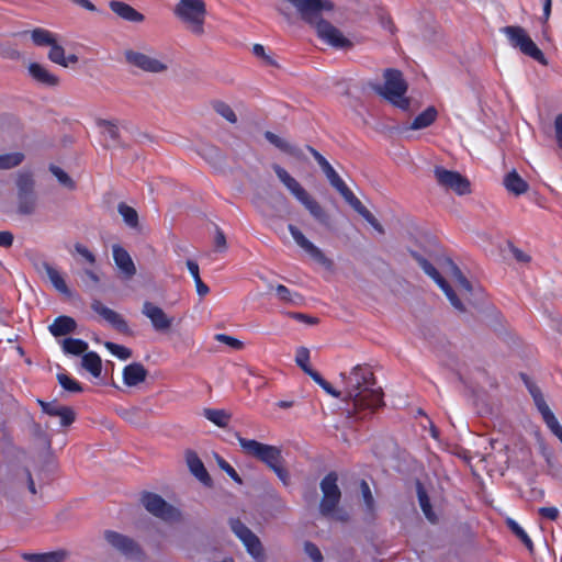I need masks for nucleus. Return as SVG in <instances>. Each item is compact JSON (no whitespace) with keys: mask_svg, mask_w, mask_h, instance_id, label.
<instances>
[{"mask_svg":"<svg viewBox=\"0 0 562 562\" xmlns=\"http://www.w3.org/2000/svg\"><path fill=\"white\" fill-rule=\"evenodd\" d=\"M340 378L345 384L342 401L351 403L353 413L383 405L382 387L369 364H357L349 373L341 372Z\"/></svg>","mask_w":562,"mask_h":562,"instance_id":"f257e3e1","label":"nucleus"},{"mask_svg":"<svg viewBox=\"0 0 562 562\" xmlns=\"http://www.w3.org/2000/svg\"><path fill=\"white\" fill-rule=\"evenodd\" d=\"M299 12L301 19L314 25L319 38L336 48H349L352 43L342 33L326 20L321 19L323 11L333 10L329 0H286Z\"/></svg>","mask_w":562,"mask_h":562,"instance_id":"f03ea898","label":"nucleus"},{"mask_svg":"<svg viewBox=\"0 0 562 562\" xmlns=\"http://www.w3.org/2000/svg\"><path fill=\"white\" fill-rule=\"evenodd\" d=\"M236 437L243 451L246 454L254 457L265 463L271 471L276 473L284 486L290 485V473L284 465L285 460L279 447L262 443L255 439H246L239 436V434H236Z\"/></svg>","mask_w":562,"mask_h":562,"instance_id":"7ed1b4c3","label":"nucleus"},{"mask_svg":"<svg viewBox=\"0 0 562 562\" xmlns=\"http://www.w3.org/2000/svg\"><path fill=\"white\" fill-rule=\"evenodd\" d=\"M277 177L284 184V187L293 194V196L301 202L310 214L322 225L328 227L330 225V217L323 206L313 199L310 193L293 178L284 168L274 164L272 166Z\"/></svg>","mask_w":562,"mask_h":562,"instance_id":"20e7f679","label":"nucleus"},{"mask_svg":"<svg viewBox=\"0 0 562 562\" xmlns=\"http://www.w3.org/2000/svg\"><path fill=\"white\" fill-rule=\"evenodd\" d=\"M384 85H373V90L393 105L400 108L403 111H407L411 105V101L405 97L407 92V82L403 78V74L394 68H387L384 70Z\"/></svg>","mask_w":562,"mask_h":562,"instance_id":"39448f33","label":"nucleus"},{"mask_svg":"<svg viewBox=\"0 0 562 562\" xmlns=\"http://www.w3.org/2000/svg\"><path fill=\"white\" fill-rule=\"evenodd\" d=\"M173 12L193 34L202 35L204 33L206 8L203 0H179Z\"/></svg>","mask_w":562,"mask_h":562,"instance_id":"423d86ee","label":"nucleus"},{"mask_svg":"<svg viewBox=\"0 0 562 562\" xmlns=\"http://www.w3.org/2000/svg\"><path fill=\"white\" fill-rule=\"evenodd\" d=\"M509 42V44L519 49L524 55L531 57L541 65H548L542 50L536 45L531 37L527 34L526 30L518 25H508L502 29Z\"/></svg>","mask_w":562,"mask_h":562,"instance_id":"0eeeda50","label":"nucleus"},{"mask_svg":"<svg viewBox=\"0 0 562 562\" xmlns=\"http://www.w3.org/2000/svg\"><path fill=\"white\" fill-rule=\"evenodd\" d=\"M338 475L336 472H329L322 481H321V491L323 493L322 501L319 503V513L329 517L334 515L340 498L341 492L337 484Z\"/></svg>","mask_w":562,"mask_h":562,"instance_id":"6e6552de","label":"nucleus"},{"mask_svg":"<svg viewBox=\"0 0 562 562\" xmlns=\"http://www.w3.org/2000/svg\"><path fill=\"white\" fill-rule=\"evenodd\" d=\"M412 257L417 261L419 267L424 270V272L430 277L438 286L445 292L451 305L458 310L459 312H464L465 307L460 299L457 296L453 289L446 281V279L439 273V271L422 255L416 251H412Z\"/></svg>","mask_w":562,"mask_h":562,"instance_id":"1a4fd4ad","label":"nucleus"},{"mask_svg":"<svg viewBox=\"0 0 562 562\" xmlns=\"http://www.w3.org/2000/svg\"><path fill=\"white\" fill-rule=\"evenodd\" d=\"M140 502L148 513L162 520L172 521L180 517L179 510L158 494L144 492Z\"/></svg>","mask_w":562,"mask_h":562,"instance_id":"9d476101","label":"nucleus"},{"mask_svg":"<svg viewBox=\"0 0 562 562\" xmlns=\"http://www.w3.org/2000/svg\"><path fill=\"white\" fill-rule=\"evenodd\" d=\"M104 539L113 549L127 559L140 560L144 555L139 544L128 536L113 530H105Z\"/></svg>","mask_w":562,"mask_h":562,"instance_id":"9b49d317","label":"nucleus"},{"mask_svg":"<svg viewBox=\"0 0 562 562\" xmlns=\"http://www.w3.org/2000/svg\"><path fill=\"white\" fill-rule=\"evenodd\" d=\"M435 177L438 183L449 190L454 191L459 195L471 192L470 181L458 171L447 170L442 167L435 168Z\"/></svg>","mask_w":562,"mask_h":562,"instance_id":"f8f14e48","label":"nucleus"},{"mask_svg":"<svg viewBox=\"0 0 562 562\" xmlns=\"http://www.w3.org/2000/svg\"><path fill=\"white\" fill-rule=\"evenodd\" d=\"M288 229L292 235L294 241L297 244V246H300L305 252H307L313 260H315L317 263L322 265L326 269L333 268V260L327 258L325 254L311 240H308L295 225L289 224Z\"/></svg>","mask_w":562,"mask_h":562,"instance_id":"ddd939ff","label":"nucleus"},{"mask_svg":"<svg viewBox=\"0 0 562 562\" xmlns=\"http://www.w3.org/2000/svg\"><path fill=\"white\" fill-rule=\"evenodd\" d=\"M142 314L150 321L156 331H168L173 324V317L168 316L161 307L149 301L143 303Z\"/></svg>","mask_w":562,"mask_h":562,"instance_id":"4468645a","label":"nucleus"},{"mask_svg":"<svg viewBox=\"0 0 562 562\" xmlns=\"http://www.w3.org/2000/svg\"><path fill=\"white\" fill-rule=\"evenodd\" d=\"M125 59L128 64L147 72H164L168 68L165 63L135 50H126Z\"/></svg>","mask_w":562,"mask_h":562,"instance_id":"2eb2a0df","label":"nucleus"},{"mask_svg":"<svg viewBox=\"0 0 562 562\" xmlns=\"http://www.w3.org/2000/svg\"><path fill=\"white\" fill-rule=\"evenodd\" d=\"M91 308L117 331L122 334L130 333V327L124 317L117 312L104 306L99 300H93L91 303Z\"/></svg>","mask_w":562,"mask_h":562,"instance_id":"dca6fc26","label":"nucleus"},{"mask_svg":"<svg viewBox=\"0 0 562 562\" xmlns=\"http://www.w3.org/2000/svg\"><path fill=\"white\" fill-rule=\"evenodd\" d=\"M109 7L116 15H119L121 19L125 21L133 23H142L145 20L143 13L138 12L125 2L112 0L110 1Z\"/></svg>","mask_w":562,"mask_h":562,"instance_id":"f3484780","label":"nucleus"},{"mask_svg":"<svg viewBox=\"0 0 562 562\" xmlns=\"http://www.w3.org/2000/svg\"><path fill=\"white\" fill-rule=\"evenodd\" d=\"M112 251L115 265L127 278L133 277L136 273V268L130 254L120 245H114Z\"/></svg>","mask_w":562,"mask_h":562,"instance_id":"a211bd4d","label":"nucleus"},{"mask_svg":"<svg viewBox=\"0 0 562 562\" xmlns=\"http://www.w3.org/2000/svg\"><path fill=\"white\" fill-rule=\"evenodd\" d=\"M148 371L139 362H133L123 370V381L127 386H136L146 380Z\"/></svg>","mask_w":562,"mask_h":562,"instance_id":"6ab92c4d","label":"nucleus"},{"mask_svg":"<svg viewBox=\"0 0 562 562\" xmlns=\"http://www.w3.org/2000/svg\"><path fill=\"white\" fill-rule=\"evenodd\" d=\"M186 459L191 473L204 485H211V476L198 454L193 451H188Z\"/></svg>","mask_w":562,"mask_h":562,"instance_id":"aec40b11","label":"nucleus"},{"mask_svg":"<svg viewBox=\"0 0 562 562\" xmlns=\"http://www.w3.org/2000/svg\"><path fill=\"white\" fill-rule=\"evenodd\" d=\"M29 74L35 81L47 87H56L59 82L57 76L49 72L44 66L37 63L30 64Z\"/></svg>","mask_w":562,"mask_h":562,"instance_id":"412c9836","label":"nucleus"},{"mask_svg":"<svg viewBox=\"0 0 562 562\" xmlns=\"http://www.w3.org/2000/svg\"><path fill=\"white\" fill-rule=\"evenodd\" d=\"M76 328V321L72 317L66 315L55 318L48 327L49 333L55 337L66 336L68 334L75 333Z\"/></svg>","mask_w":562,"mask_h":562,"instance_id":"4be33fe9","label":"nucleus"},{"mask_svg":"<svg viewBox=\"0 0 562 562\" xmlns=\"http://www.w3.org/2000/svg\"><path fill=\"white\" fill-rule=\"evenodd\" d=\"M37 269H38V271H41V269H43L46 272L53 286L58 292H60L61 294H65L67 296H69L71 294L64 278L60 276L58 270L55 269L50 263H48L47 261H42L40 267H37Z\"/></svg>","mask_w":562,"mask_h":562,"instance_id":"5701e85b","label":"nucleus"},{"mask_svg":"<svg viewBox=\"0 0 562 562\" xmlns=\"http://www.w3.org/2000/svg\"><path fill=\"white\" fill-rule=\"evenodd\" d=\"M68 557L67 551L57 550L46 553H23L22 558L27 562H65Z\"/></svg>","mask_w":562,"mask_h":562,"instance_id":"b1692460","label":"nucleus"},{"mask_svg":"<svg viewBox=\"0 0 562 562\" xmlns=\"http://www.w3.org/2000/svg\"><path fill=\"white\" fill-rule=\"evenodd\" d=\"M504 186L515 195L524 194L529 189V184L517 173L516 170H512L505 176Z\"/></svg>","mask_w":562,"mask_h":562,"instance_id":"393cba45","label":"nucleus"},{"mask_svg":"<svg viewBox=\"0 0 562 562\" xmlns=\"http://www.w3.org/2000/svg\"><path fill=\"white\" fill-rule=\"evenodd\" d=\"M265 138L281 151L286 153L293 157L300 158L302 155L297 147L291 145L286 139L270 131L265 132Z\"/></svg>","mask_w":562,"mask_h":562,"instance_id":"a878e982","label":"nucleus"},{"mask_svg":"<svg viewBox=\"0 0 562 562\" xmlns=\"http://www.w3.org/2000/svg\"><path fill=\"white\" fill-rule=\"evenodd\" d=\"M438 112L435 106H428L418 114L406 130L418 131L430 126L437 119Z\"/></svg>","mask_w":562,"mask_h":562,"instance_id":"bb28decb","label":"nucleus"},{"mask_svg":"<svg viewBox=\"0 0 562 562\" xmlns=\"http://www.w3.org/2000/svg\"><path fill=\"white\" fill-rule=\"evenodd\" d=\"M416 491H417L418 503H419V506H420L425 517L431 524L437 522V515L432 510V506L430 504L429 496L420 482H417Z\"/></svg>","mask_w":562,"mask_h":562,"instance_id":"cd10ccee","label":"nucleus"},{"mask_svg":"<svg viewBox=\"0 0 562 562\" xmlns=\"http://www.w3.org/2000/svg\"><path fill=\"white\" fill-rule=\"evenodd\" d=\"M269 289L274 290L277 297L283 303L294 306H299L303 303V296L296 292L290 291L285 285L278 284L273 286L269 284Z\"/></svg>","mask_w":562,"mask_h":562,"instance_id":"c85d7f7f","label":"nucleus"},{"mask_svg":"<svg viewBox=\"0 0 562 562\" xmlns=\"http://www.w3.org/2000/svg\"><path fill=\"white\" fill-rule=\"evenodd\" d=\"M81 366L94 378H99L102 371V361L100 356L94 351L86 352L82 356Z\"/></svg>","mask_w":562,"mask_h":562,"instance_id":"c756f323","label":"nucleus"},{"mask_svg":"<svg viewBox=\"0 0 562 562\" xmlns=\"http://www.w3.org/2000/svg\"><path fill=\"white\" fill-rule=\"evenodd\" d=\"M117 212L122 216L124 223L132 229L139 231V218L137 211L127 205L124 202L119 203L117 205Z\"/></svg>","mask_w":562,"mask_h":562,"instance_id":"7c9ffc66","label":"nucleus"},{"mask_svg":"<svg viewBox=\"0 0 562 562\" xmlns=\"http://www.w3.org/2000/svg\"><path fill=\"white\" fill-rule=\"evenodd\" d=\"M243 543L247 548L248 553L258 562H263V548L259 538L254 533H249V537L241 539Z\"/></svg>","mask_w":562,"mask_h":562,"instance_id":"2f4dec72","label":"nucleus"},{"mask_svg":"<svg viewBox=\"0 0 562 562\" xmlns=\"http://www.w3.org/2000/svg\"><path fill=\"white\" fill-rule=\"evenodd\" d=\"M37 206L36 193L18 194V211L23 215L33 214Z\"/></svg>","mask_w":562,"mask_h":562,"instance_id":"473e14b6","label":"nucleus"},{"mask_svg":"<svg viewBox=\"0 0 562 562\" xmlns=\"http://www.w3.org/2000/svg\"><path fill=\"white\" fill-rule=\"evenodd\" d=\"M203 415L207 420L222 428L226 427L232 418V415L225 409L216 408H205Z\"/></svg>","mask_w":562,"mask_h":562,"instance_id":"72a5a7b5","label":"nucleus"},{"mask_svg":"<svg viewBox=\"0 0 562 562\" xmlns=\"http://www.w3.org/2000/svg\"><path fill=\"white\" fill-rule=\"evenodd\" d=\"M31 38L36 46H52L55 42V35L45 29L36 27L30 32Z\"/></svg>","mask_w":562,"mask_h":562,"instance_id":"f704fd0d","label":"nucleus"},{"mask_svg":"<svg viewBox=\"0 0 562 562\" xmlns=\"http://www.w3.org/2000/svg\"><path fill=\"white\" fill-rule=\"evenodd\" d=\"M63 350L65 353L79 356L85 355L88 350V344L78 338H66L63 341Z\"/></svg>","mask_w":562,"mask_h":562,"instance_id":"c9c22d12","label":"nucleus"},{"mask_svg":"<svg viewBox=\"0 0 562 562\" xmlns=\"http://www.w3.org/2000/svg\"><path fill=\"white\" fill-rule=\"evenodd\" d=\"M18 194L36 193L35 181L31 172H20L16 178Z\"/></svg>","mask_w":562,"mask_h":562,"instance_id":"e433bc0d","label":"nucleus"},{"mask_svg":"<svg viewBox=\"0 0 562 562\" xmlns=\"http://www.w3.org/2000/svg\"><path fill=\"white\" fill-rule=\"evenodd\" d=\"M187 268L194 279L198 294L202 297L205 296L210 292V289L200 277L199 265L195 261L189 259L187 260Z\"/></svg>","mask_w":562,"mask_h":562,"instance_id":"4c0bfd02","label":"nucleus"},{"mask_svg":"<svg viewBox=\"0 0 562 562\" xmlns=\"http://www.w3.org/2000/svg\"><path fill=\"white\" fill-rule=\"evenodd\" d=\"M507 527L510 531L526 546L529 552L533 551V543L527 532L512 518H507L506 520Z\"/></svg>","mask_w":562,"mask_h":562,"instance_id":"58836bf2","label":"nucleus"},{"mask_svg":"<svg viewBox=\"0 0 562 562\" xmlns=\"http://www.w3.org/2000/svg\"><path fill=\"white\" fill-rule=\"evenodd\" d=\"M24 158V154L20 151L0 155V169L7 170L18 167Z\"/></svg>","mask_w":562,"mask_h":562,"instance_id":"ea45409f","label":"nucleus"},{"mask_svg":"<svg viewBox=\"0 0 562 562\" xmlns=\"http://www.w3.org/2000/svg\"><path fill=\"white\" fill-rule=\"evenodd\" d=\"M336 190L342 195L346 202L349 203L357 213L364 206L345 182L338 186Z\"/></svg>","mask_w":562,"mask_h":562,"instance_id":"a19ab883","label":"nucleus"},{"mask_svg":"<svg viewBox=\"0 0 562 562\" xmlns=\"http://www.w3.org/2000/svg\"><path fill=\"white\" fill-rule=\"evenodd\" d=\"M49 171L57 178L58 182L63 187H65V188H67L69 190H74L76 188L75 181L60 167L55 166V165H50L49 166Z\"/></svg>","mask_w":562,"mask_h":562,"instance_id":"79ce46f5","label":"nucleus"},{"mask_svg":"<svg viewBox=\"0 0 562 562\" xmlns=\"http://www.w3.org/2000/svg\"><path fill=\"white\" fill-rule=\"evenodd\" d=\"M308 361L310 350L305 347H300L296 351L295 362L307 375L315 371L310 367Z\"/></svg>","mask_w":562,"mask_h":562,"instance_id":"37998d69","label":"nucleus"},{"mask_svg":"<svg viewBox=\"0 0 562 562\" xmlns=\"http://www.w3.org/2000/svg\"><path fill=\"white\" fill-rule=\"evenodd\" d=\"M48 58L63 67H68V60H66L65 49L55 42L49 49Z\"/></svg>","mask_w":562,"mask_h":562,"instance_id":"c03bdc74","label":"nucleus"},{"mask_svg":"<svg viewBox=\"0 0 562 562\" xmlns=\"http://www.w3.org/2000/svg\"><path fill=\"white\" fill-rule=\"evenodd\" d=\"M213 108L218 115L227 120L229 123L234 124L237 122V116L234 110L225 102L217 101L213 104Z\"/></svg>","mask_w":562,"mask_h":562,"instance_id":"a18cd8bd","label":"nucleus"},{"mask_svg":"<svg viewBox=\"0 0 562 562\" xmlns=\"http://www.w3.org/2000/svg\"><path fill=\"white\" fill-rule=\"evenodd\" d=\"M57 380H58L59 384L61 385V387L68 392H72V393L82 392L81 384L65 373H58Z\"/></svg>","mask_w":562,"mask_h":562,"instance_id":"49530a36","label":"nucleus"},{"mask_svg":"<svg viewBox=\"0 0 562 562\" xmlns=\"http://www.w3.org/2000/svg\"><path fill=\"white\" fill-rule=\"evenodd\" d=\"M104 346L112 355L116 356L121 360H127L132 357V350L127 347L111 341H106Z\"/></svg>","mask_w":562,"mask_h":562,"instance_id":"de8ad7c7","label":"nucleus"},{"mask_svg":"<svg viewBox=\"0 0 562 562\" xmlns=\"http://www.w3.org/2000/svg\"><path fill=\"white\" fill-rule=\"evenodd\" d=\"M98 126L102 130V132L108 135L113 142H116L120 137L119 127L106 120H99Z\"/></svg>","mask_w":562,"mask_h":562,"instance_id":"09e8293b","label":"nucleus"},{"mask_svg":"<svg viewBox=\"0 0 562 562\" xmlns=\"http://www.w3.org/2000/svg\"><path fill=\"white\" fill-rule=\"evenodd\" d=\"M216 462L220 469L223 470L232 480H234L238 484H243L241 477L226 460L216 454Z\"/></svg>","mask_w":562,"mask_h":562,"instance_id":"8fccbe9b","label":"nucleus"},{"mask_svg":"<svg viewBox=\"0 0 562 562\" xmlns=\"http://www.w3.org/2000/svg\"><path fill=\"white\" fill-rule=\"evenodd\" d=\"M360 490H361L362 498H363L364 505L367 507V510L370 513L373 512L374 498H373V495L371 493L370 486L367 483V481L361 480Z\"/></svg>","mask_w":562,"mask_h":562,"instance_id":"3c124183","label":"nucleus"},{"mask_svg":"<svg viewBox=\"0 0 562 562\" xmlns=\"http://www.w3.org/2000/svg\"><path fill=\"white\" fill-rule=\"evenodd\" d=\"M56 417L60 418V425L63 427H68L75 422L76 413L71 407L64 405Z\"/></svg>","mask_w":562,"mask_h":562,"instance_id":"603ef678","label":"nucleus"},{"mask_svg":"<svg viewBox=\"0 0 562 562\" xmlns=\"http://www.w3.org/2000/svg\"><path fill=\"white\" fill-rule=\"evenodd\" d=\"M323 172L327 177L329 183L336 189L338 186H340L344 180L339 177V175L335 171V169L331 167V165L328 162L325 166L322 167Z\"/></svg>","mask_w":562,"mask_h":562,"instance_id":"864d4df0","label":"nucleus"},{"mask_svg":"<svg viewBox=\"0 0 562 562\" xmlns=\"http://www.w3.org/2000/svg\"><path fill=\"white\" fill-rule=\"evenodd\" d=\"M37 403L41 406L42 411L49 416H57V414H59V411L64 406L58 404L56 401L45 402L42 400H37Z\"/></svg>","mask_w":562,"mask_h":562,"instance_id":"5fc2aeb1","label":"nucleus"},{"mask_svg":"<svg viewBox=\"0 0 562 562\" xmlns=\"http://www.w3.org/2000/svg\"><path fill=\"white\" fill-rule=\"evenodd\" d=\"M375 231H378L380 234H384L383 226L379 223V221L374 217V215L366 207L363 206L358 212Z\"/></svg>","mask_w":562,"mask_h":562,"instance_id":"6e6d98bb","label":"nucleus"},{"mask_svg":"<svg viewBox=\"0 0 562 562\" xmlns=\"http://www.w3.org/2000/svg\"><path fill=\"white\" fill-rule=\"evenodd\" d=\"M231 528L234 531V533L241 540L245 537H249V533L252 531L244 525L239 519H232L231 520Z\"/></svg>","mask_w":562,"mask_h":562,"instance_id":"4d7b16f0","label":"nucleus"},{"mask_svg":"<svg viewBox=\"0 0 562 562\" xmlns=\"http://www.w3.org/2000/svg\"><path fill=\"white\" fill-rule=\"evenodd\" d=\"M304 551L314 562L323 561V554L315 543L306 541L304 543Z\"/></svg>","mask_w":562,"mask_h":562,"instance_id":"13d9d810","label":"nucleus"},{"mask_svg":"<svg viewBox=\"0 0 562 562\" xmlns=\"http://www.w3.org/2000/svg\"><path fill=\"white\" fill-rule=\"evenodd\" d=\"M215 340L220 341V342H223V344H225V345H227V346H229V347H232L233 349H236V350L241 349L243 346H244V344L240 340H238V339H236L234 337H231L228 335H225V334H217V335H215Z\"/></svg>","mask_w":562,"mask_h":562,"instance_id":"bf43d9fd","label":"nucleus"},{"mask_svg":"<svg viewBox=\"0 0 562 562\" xmlns=\"http://www.w3.org/2000/svg\"><path fill=\"white\" fill-rule=\"evenodd\" d=\"M543 420L554 436H557L558 438H560L562 436V426L559 424L554 414H551L548 417H544Z\"/></svg>","mask_w":562,"mask_h":562,"instance_id":"052dcab7","label":"nucleus"},{"mask_svg":"<svg viewBox=\"0 0 562 562\" xmlns=\"http://www.w3.org/2000/svg\"><path fill=\"white\" fill-rule=\"evenodd\" d=\"M214 245L218 251H225L227 248L226 237L220 227H215Z\"/></svg>","mask_w":562,"mask_h":562,"instance_id":"680f3d73","label":"nucleus"},{"mask_svg":"<svg viewBox=\"0 0 562 562\" xmlns=\"http://www.w3.org/2000/svg\"><path fill=\"white\" fill-rule=\"evenodd\" d=\"M75 250L78 255H80L81 257H83L88 262L90 263H94L95 261V257L94 255L83 245L77 243L75 245Z\"/></svg>","mask_w":562,"mask_h":562,"instance_id":"e2e57ef3","label":"nucleus"},{"mask_svg":"<svg viewBox=\"0 0 562 562\" xmlns=\"http://www.w3.org/2000/svg\"><path fill=\"white\" fill-rule=\"evenodd\" d=\"M538 513L541 517L550 520H555L559 517V509L557 507H541Z\"/></svg>","mask_w":562,"mask_h":562,"instance_id":"0e129e2a","label":"nucleus"},{"mask_svg":"<svg viewBox=\"0 0 562 562\" xmlns=\"http://www.w3.org/2000/svg\"><path fill=\"white\" fill-rule=\"evenodd\" d=\"M554 132H555V139L559 148L562 149V113L558 114L554 120Z\"/></svg>","mask_w":562,"mask_h":562,"instance_id":"69168bd1","label":"nucleus"},{"mask_svg":"<svg viewBox=\"0 0 562 562\" xmlns=\"http://www.w3.org/2000/svg\"><path fill=\"white\" fill-rule=\"evenodd\" d=\"M445 263L447 265L446 272L450 274L454 280L458 276L462 273L460 268L453 262L451 258H445Z\"/></svg>","mask_w":562,"mask_h":562,"instance_id":"338daca9","label":"nucleus"},{"mask_svg":"<svg viewBox=\"0 0 562 562\" xmlns=\"http://www.w3.org/2000/svg\"><path fill=\"white\" fill-rule=\"evenodd\" d=\"M14 236L9 231H1L0 232V247L3 248H10L13 244Z\"/></svg>","mask_w":562,"mask_h":562,"instance_id":"774afa93","label":"nucleus"}]
</instances>
